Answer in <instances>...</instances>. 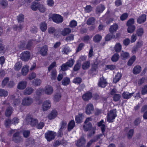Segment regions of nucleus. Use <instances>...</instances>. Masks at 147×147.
<instances>
[{
  "instance_id": "1",
  "label": "nucleus",
  "mask_w": 147,
  "mask_h": 147,
  "mask_svg": "<svg viewBox=\"0 0 147 147\" xmlns=\"http://www.w3.org/2000/svg\"><path fill=\"white\" fill-rule=\"evenodd\" d=\"M117 110L114 109L111 110L107 114V121L109 123H112L114 121L117 116Z\"/></svg>"
},
{
  "instance_id": "2",
  "label": "nucleus",
  "mask_w": 147,
  "mask_h": 147,
  "mask_svg": "<svg viewBox=\"0 0 147 147\" xmlns=\"http://www.w3.org/2000/svg\"><path fill=\"white\" fill-rule=\"evenodd\" d=\"M12 140L14 142L19 143L23 141V138L20 135V132L18 131H16L13 135Z\"/></svg>"
},
{
  "instance_id": "3",
  "label": "nucleus",
  "mask_w": 147,
  "mask_h": 147,
  "mask_svg": "<svg viewBox=\"0 0 147 147\" xmlns=\"http://www.w3.org/2000/svg\"><path fill=\"white\" fill-rule=\"evenodd\" d=\"M56 134L52 131H48L45 134V137L48 141L50 142L53 140L55 138Z\"/></svg>"
},
{
  "instance_id": "4",
  "label": "nucleus",
  "mask_w": 147,
  "mask_h": 147,
  "mask_svg": "<svg viewBox=\"0 0 147 147\" xmlns=\"http://www.w3.org/2000/svg\"><path fill=\"white\" fill-rule=\"evenodd\" d=\"M27 123L32 126H34L37 125L38 123L37 119L32 118L30 116L28 117L26 119Z\"/></svg>"
},
{
  "instance_id": "5",
  "label": "nucleus",
  "mask_w": 147,
  "mask_h": 147,
  "mask_svg": "<svg viewBox=\"0 0 147 147\" xmlns=\"http://www.w3.org/2000/svg\"><path fill=\"white\" fill-rule=\"evenodd\" d=\"M33 102V100L32 98L26 96L23 99L22 104L24 106H27L31 105Z\"/></svg>"
},
{
  "instance_id": "6",
  "label": "nucleus",
  "mask_w": 147,
  "mask_h": 147,
  "mask_svg": "<svg viewBox=\"0 0 147 147\" xmlns=\"http://www.w3.org/2000/svg\"><path fill=\"white\" fill-rule=\"evenodd\" d=\"M30 57V54L28 51H25L20 55L21 59L24 61H28Z\"/></svg>"
},
{
  "instance_id": "7",
  "label": "nucleus",
  "mask_w": 147,
  "mask_h": 147,
  "mask_svg": "<svg viewBox=\"0 0 147 147\" xmlns=\"http://www.w3.org/2000/svg\"><path fill=\"white\" fill-rule=\"evenodd\" d=\"M53 22L57 24L62 23L63 21V18L61 15L58 14H54L52 17Z\"/></svg>"
},
{
  "instance_id": "8",
  "label": "nucleus",
  "mask_w": 147,
  "mask_h": 147,
  "mask_svg": "<svg viewBox=\"0 0 147 147\" xmlns=\"http://www.w3.org/2000/svg\"><path fill=\"white\" fill-rule=\"evenodd\" d=\"M108 83L106 80L102 76L100 78L98 82V86L101 88H105L107 85Z\"/></svg>"
},
{
  "instance_id": "9",
  "label": "nucleus",
  "mask_w": 147,
  "mask_h": 147,
  "mask_svg": "<svg viewBox=\"0 0 147 147\" xmlns=\"http://www.w3.org/2000/svg\"><path fill=\"white\" fill-rule=\"evenodd\" d=\"M94 109L93 105L91 103H89L86 106L85 109V112L86 114L90 115L94 111Z\"/></svg>"
},
{
  "instance_id": "10",
  "label": "nucleus",
  "mask_w": 147,
  "mask_h": 147,
  "mask_svg": "<svg viewBox=\"0 0 147 147\" xmlns=\"http://www.w3.org/2000/svg\"><path fill=\"white\" fill-rule=\"evenodd\" d=\"M86 142L85 139L84 137H81L76 141V144L77 146L80 147L85 145Z\"/></svg>"
},
{
  "instance_id": "11",
  "label": "nucleus",
  "mask_w": 147,
  "mask_h": 147,
  "mask_svg": "<svg viewBox=\"0 0 147 147\" xmlns=\"http://www.w3.org/2000/svg\"><path fill=\"white\" fill-rule=\"evenodd\" d=\"M48 51V46L46 45H44L41 48L39 51L40 53L43 56H46L47 55Z\"/></svg>"
},
{
  "instance_id": "12",
  "label": "nucleus",
  "mask_w": 147,
  "mask_h": 147,
  "mask_svg": "<svg viewBox=\"0 0 147 147\" xmlns=\"http://www.w3.org/2000/svg\"><path fill=\"white\" fill-rule=\"evenodd\" d=\"M44 91L46 94L51 95L53 93V90L51 86L48 85L45 87Z\"/></svg>"
},
{
  "instance_id": "13",
  "label": "nucleus",
  "mask_w": 147,
  "mask_h": 147,
  "mask_svg": "<svg viewBox=\"0 0 147 147\" xmlns=\"http://www.w3.org/2000/svg\"><path fill=\"white\" fill-rule=\"evenodd\" d=\"M27 82L26 81H22L19 82L18 86L17 88L20 90H23L26 86Z\"/></svg>"
},
{
  "instance_id": "14",
  "label": "nucleus",
  "mask_w": 147,
  "mask_h": 147,
  "mask_svg": "<svg viewBox=\"0 0 147 147\" xmlns=\"http://www.w3.org/2000/svg\"><path fill=\"white\" fill-rule=\"evenodd\" d=\"M51 102L49 100H47L43 103L42 108L44 111L49 109L51 107Z\"/></svg>"
},
{
  "instance_id": "15",
  "label": "nucleus",
  "mask_w": 147,
  "mask_h": 147,
  "mask_svg": "<svg viewBox=\"0 0 147 147\" xmlns=\"http://www.w3.org/2000/svg\"><path fill=\"white\" fill-rule=\"evenodd\" d=\"M146 19V15L143 14L140 16L137 19V22L139 24L144 23Z\"/></svg>"
},
{
  "instance_id": "16",
  "label": "nucleus",
  "mask_w": 147,
  "mask_h": 147,
  "mask_svg": "<svg viewBox=\"0 0 147 147\" xmlns=\"http://www.w3.org/2000/svg\"><path fill=\"white\" fill-rule=\"evenodd\" d=\"M92 96V93L88 92L84 94L82 96V98L84 101H87L90 99Z\"/></svg>"
},
{
  "instance_id": "17",
  "label": "nucleus",
  "mask_w": 147,
  "mask_h": 147,
  "mask_svg": "<svg viewBox=\"0 0 147 147\" xmlns=\"http://www.w3.org/2000/svg\"><path fill=\"white\" fill-rule=\"evenodd\" d=\"M28 66L27 65L24 66L21 69L22 74L23 76H26L27 74L28 71Z\"/></svg>"
},
{
  "instance_id": "18",
  "label": "nucleus",
  "mask_w": 147,
  "mask_h": 147,
  "mask_svg": "<svg viewBox=\"0 0 147 147\" xmlns=\"http://www.w3.org/2000/svg\"><path fill=\"white\" fill-rule=\"evenodd\" d=\"M90 65V61H87L84 62L82 64V68L84 70H86L88 69Z\"/></svg>"
},
{
  "instance_id": "19",
  "label": "nucleus",
  "mask_w": 147,
  "mask_h": 147,
  "mask_svg": "<svg viewBox=\"0 0 147 147\" xmlns=\"http://www.w3.org/2000/svg\"><path fill=\"white\" fill-rule=\"evenodd\" d=\"M141 67L140 65L135 66L133 69V73L134 74L136 75L139 74L141 71Z\"/></svg>"
},
{
  "instance_id": "20",
  "label": "nucleus",
  "mask_w": 147,
  "mask_h": 147,
  "mask_svg": "<svg viewBox=\"0 0 147 147\" xmlns=\"http://www.w3.org/2000/svg\"><path fill=\"white\" fill-rule=\"evenodd\" d=\"M105 7L104 5L102 4H100L98 5L96 8V13H100L103 12L105 9Z\"/></svg>"
},
{
  "instance_id": "21",
  "label": "nucleus",
  "mask_w": 147,
  "mask_h": 147,
  "mask_svg": "<svg viewBox=\"0 0 147 147\" xmlns=\"http://www.w3.org/2000/svg\"><path fill=\"white\" fill-rule=\"evenodd\" d=\"M13 111V109L12 107H8L5 111V116L7 117H10L12 114Z\"/></svg>"
},
{
  "instance_id": "22",
  "label": "nucleus",
  "mask_w": 147,
  "mask_h": 147,
  "mask_svg": "<svg viewBox=\"0 0 147 147\" xmlns=\"http://www.w3.org/2000/svg\"><path fill=\"white\" fill-rule=\"evenodd\" d=\"M71 30L69 28H65L61 31V34L63 36H66L71 33Z\"/></svg>"
},
{
  "instance_id": "23",
  "label": "nucleus",
  "mask_w": 147,
  "mask_h": 147,
  "mask_svg": "<svg viewBox=\"0 0 147 147\" xmlns=\"http://www.w3.org/2000/svg\"><path fill=\"white\" fill-rule=\"evenodd\" d=\"M92 128V124L90 123H89L88 124H86L83 125L84 130L86 131H87L91 129Z\"/></svg>"
},
{
  "instance_id": "24",
  "label": "nucleus",
  "mask_w": 147,
  "mask_h": 147,
  "mask_svg": "<svg viewBox=\"0 0 147 147\" xmlns=\"http://www.w3.org/2000/svg\"><path fill=\"white\" fill-rule=\"evenodd\" d=\"M40 29L42 32L45 31L47 29L46 23L45 22H41L40 24Z\"/></svg>"
},
{
  "instance_id": "25",
  "label": "nucleus",
  "mask_w": 147,
  "mask_h": 147,
  "mask_svg": "<svg viewBox=\"0 0 147 147\" xmlns=\"http://www.w3.org/2000/svg\"><path fill=\"white\" fill-rule=\"evenodd\" d=\"M57 113L55 110H53L51 113L49 115L48 117L49 119H54L57 116Z\"/></svg>"
},
{
  "instance_id": "26",
  "label": "nucleus",
  "mask_w": 147,
  "mask_h": 147,
  "mask_svg": "<svg viewBox=\"0 0 147 147\" xmlns=\"http://www.w3.org/2000/svg\"><path fill=\"white\" fill-rule=\"evenodd\" d=\"M39 3L33 2L31 6V8L33 11H36L38 9Z\"/></svg>"
},
{
  "instance_id": "27",
  "label": "nucleus",
  "mask_w": 147,
  "mask_h": 147,
  "mask_svg": "<svg viewBox=\"0 0 147 147\" xmlns=\"http://www.w3.org/2000/svg\"><path fill=\"white\" fill-rule=\"evenodd\" d=\"M118 28V26L117 24H115L112 26H111L109 29V31L111 33H113L115 32Z\"/></svg>"
},
{
  "instance_id": "28",
  "label": "nucleus",
  "mask_w": 147,
  "mask_h": 147,
  "mask_svg": "<svg viewBox=\"0 0 147 147\" xmlns=\"http://www.w3.org/2000/svg\"><path fill=\"white\" fill-rule=\"evenodd\" d=\"M34 90L31 87L27 88L24 92V94L25 95H28L31 94Z\"/></svg>"
},
{
  "instance_id": "29",
  "label": "nucleus",
  "mask_w": 147,
  "mask_h": 147,
  "mask_svg": "<svg viewBox=\"0 0 147 147\" xmlns=\"http://www.w3.org/2000/svg\"><path fill=\"white\" fill-rule=\"evenodd\" d=\"M75 126V123L74 121L72 120H71L69 122L68 124L67 127L68 130L69 131H70L74 128Z\"/></svg>"
},
{
  "instance_id": "30",
  "label": "nucleus",
  "mask_w": 147,
  "mask_h": 147,
  "mask_svg": "<svg viewBox=\"0 0 147 147\" xmlns=\"http://www.w3.org/2000/svg\"><path fill=\"white\" fill-rule=\"evenodd\" d=\"M134 93H130L129 92H124L122 94V96L124 98L128 99L133 96Z\"/></svg>"
},
{
  "instance_id": "31",
  "label": "nucleus",
  "mask_w": 147,
  "mask_h": 147,
  "mask_svg": "<svg viewBox=\"0 0 147 147\" xmlns=\"http://www.w3.org/2000/svg\"><path fill=\"white\" fill-rule=\"evenodd\" d=\"M129 57V55L127 52L122 51L121 55V58L122 59H125Z\"/></svg>"
},
{
  "instance_id": "32",
  "label": "nucleus",
  "mask_w": 147,
  "mask_h": 147,
  "mask_svg": "<svg viewBox=\"0 0 147 147\" xmlns=\"http://www.w3.org/2000/svg\"><path fill=\"white\" fill-rule=\"evenodd\" d=\"M22 66V63L20 61L16 63L14 65V69L18 71L20 70Z\"/></svg>"
},
{
  "instance_id": "33",
  "label": "nucleus",
  "mask_w": 147,
  "mask_h": 147,
  "mask_svg": "<svg viewBox=\"0 0 147 147\" xmlns=\"http://www.w3.org/2000/svg\"><path fill=\"white\" fill-rule=\"evenodd\" d=\"M98 63L97 61H96L94 62L92 64L91 68L90 69V70L92 71V72L96 71L98 68Z\"/></svg>"
},
{
  "instance_id": "34",
  "label": "nucleus",
  "mask_w": 147,
  "mask_h": 147,
  "mask_svg": "<svg viewBox=\"0 0 147 147\" xmlns=\"http://www.w3.org/2000/svg\"><path fill=\"white\" fill-rule=\"evenodd\" d=\"M121 76V74L120 73H118L113 78V82L115 83H117L120 79Z\"/></svg>"
},
{
  "instance_id": "35",
  "label": "nucleus",
  "mask_w": 147,
  "mask_h": 147,
  "mask_svg": "<svg viewBox=\"0 0 147 147\" xmlns=\"http://www.w3.org/2000/svg\"><path fill=\"white\" fill-rule=\"evenodd\" d=\"M95 19L94 17H90L88 18L86 22V23L88 25L93 24L95 22Z\"/></svg>"
},
{
  "instance_id": "36",
  "label": "nucleus",
  "mask_w": 147,
  "mask_h": 147,
  "mask_svg": "<svg viewBox=\"0 0 147 147\" xmlns=\"http://www.w3.org/2000/svg\"><path fill=\"white\" fill-rule=\"evenodd\" d=\"M102 38L101 36L98 34H97L94 36L93 38V41L96 42H100Z\"/></svg>"
},
{
  "instance_id": "37",
  "label": "nucleus",
  "mask_w": 147,
  "mask_h": 147,
  "mask_svg": "<svg viewBox=\"0 0 147 147\" xmlns=\"http://www.w3.org/2000/svg\"><path fill=\"white\" fill-rule=\"evenodd\" d=\"M121 45L119 43L116 44L114 48L115 51L116 52H119L121 49Z\"/></svg>"
},
{
  "instance_id": "38",
  "label": "nucleus",
  "mask_w": 147,
  "mask_h": 147,
  "mask_svg": "<svg viewBox=\"0 0 147 147\" xmlns=\"http://www.w3.org/2000/svg\"><path fill=\"white\" fill-rule=\"evenodd\" d=\"M115 35H113V33H110L105 37V40L106 41H109L112 38H115Z\"/></svg>"
},
{
  "instance_id": "39",
  "label": "nucleus",
  "mask_w": 147,
  "mask_h": 147,
  "mask_svg": "<svg viewBox=\"0 0 147 147\" xmlns=\"http://www.w3.org/2000/svg\"><path fill=\"white\" fill-rule=\"evenodd\" d=\"M119 57L118 54L115 53L112 57L111 60L113 62H117L119 60Z\"/></svg>"
},
{
  "instance_id": "40",
  "label": "nucleus",
  "mask_w": 147,
  "mask_h": 147,
  "mask_svg": "<svg viewBox=\"0 0 147 147\" xmlns=\"http://www.w3.org/2000/svg\"><path fill=\"white\" fill-rule=\"evenodd\" d=\"M70 82V79L67 77L64 78L62 81V84L64 86H66L69 84Z\"/></svg>"
},
{
  "instance_id": "41",
  "label": "nucleus",
  "mask_w": 147,
  "mask_h": 147,
  "mask_svg": "<svg viewBox=\"0 0 147 147\" xmlns=\"http://www.w3.org/2000/svg\"><path fill=\"white\" fill-rule=\"evenodd\" d=\"M38 10L41 13L44 12L46 10V8L44 5L39 3Z\"/></svg>"
},
{
  "instance_id": "42",
  "label": "nucleus",
  "mask_w": 147,
  "mask_h": 147,
  "mask_svg": "<svg viewBox=\"0 0 147 147\" xmlns=\"http://www.w3.org/2000/svg\"><path fill=\"white\" fill-rule=\"evenodd\" d=\"M0 4L1 7L3 9L6 8L8 5V3L6 0H1Z\"/></svg>"
},
{
  "instance_id": "43",
  "label": "nucleus",
  "mask_w": 147,
  "mask_h": 147,
  "mask_svg": "<svg viewBox=\"0 0 147 147\" xmlns=\"http://www.w3.org/2000/svg\"><path fill=\"white\" fill-rule=\"evenodd\" d=\"M127 28V32L129 33H132L136 29V26L135 25L128 26Z\"/></svg>"
},
{
  "instance_id": "44",
  "label": "nucleus",
  "mask_w": 147,
  "mask_h": 147,
  "mask_svg": "<svg viewBox=\"0 0 147 147\" xmlns=\"http://www.w3.org/2000/svg\"><path fill=\"white\" fill-rule=\"evenodd\" d=\"M8 95L7 91L4 89H0V97L1 96H6Z\"/></svg>"
},
{
  "instance_id": "45",
  "label": "nucleus",
  "mask_w": 147,
  "mask_h": 147,
  "mask_svg": "<svg viewBox=\"0 0 147 147\" xmlns=\"http://www.w3.org/2000/svg\"><path fill=\"white\" fill-rule=\"evenodd\" d=\"M82 82V79L80 77H76L73 80V82L76 84H79Z\"/></svg>"
},
{
  "instance_id": "46",
  "label": "nucleus",
  "mask_w": 147,
  "mask_h": 147,
  "mask_svg": "<svg viewBox=\"0 0 147 147\" xmlns=\"http://www.w3.org/2000/svg\"><path fill=\"white\" fill-rule=\"evenodd\" d=\"M41 83V81L39 79L37 78L32 81V84L34 86H39Z\"/></svg>"
},
{
  "instance_id": "47",
  "label": "nucleus",
  "mask_w": 147,
  "mask_h": 147,
  "mask_svg": "<svg viewBox=\"0 0 147 147\" xmlns=\"http://www.w3.org/2000/svg\"><path fill=\"white\" fill-rule=\"evenodd\" d=\"M136 59V57L135 55L132 56L129 60L127 64L129 66L131 65Z\"/></svg>"
},
{
  "instance_id": "48",
  "label": "nucleus",
  "mask_w": 147,
  "mask_h": 147,
  "mask_svg": "<svg viewBox=\"0 0 147 147\" xmlns=\"http://www.w3.org/2000/svg\"><path fill=\"white\" fill-rule=\"evenodd\" d=\"M81 66V64L80 62H77L73 68V71H76L79 70Z\"/></svg>"
},
{
  "instance_id": "49",
  "label": "nucleus",
  "mask_w": 147,
  "mask_h": 147,
  "mask_svg": "<svg viewBox=\"0 0 147 147\" xmlns=\"http://www.w3.org/2000/svg\"><path fill=\"white\" fill-rule=\"evenodd\" d=\"M121 97V95L119 94H116L113 95V99L114 101L117 102L119 100Z\"/></svg>"
},
{
  "instance_id": "50",
  "label": "nucleus",
  "mask_w": 147,
  "mask_h": 147,
  "mask_svg": "<svg viewBox=\"0 0 147 147\" xmlns=\"http://www.w3.org/2000/svg\"><path fill=\"white\" fill-rule=\"evenodd\" d=\"M144 30L142 28H139L136 31V34L138 36H141L143 34Z\"/></svg>"
},
{
  "instance_id": "51",
  "label": "nucleus",
  "mask_w": 147,
  "mask_h": 147,
  "mask_svg": "<svg viewBox=\"0 0 147 147\" xmlns=\"http://www.w3.org/2000/svg\"><path fill=\"white\" fill-rule=\"evenodd\" d=\"M61 96L60 92L55 94L54 96V100L56 102L59 101L60 100Z\"/></svg>"
},
{
  "instance_id": "52",
  "label": "nucleus",
  "mask_w": 147,
  "mask_h": 147,
  "mask_svg": "<svg viewBox=\"0 0 147 147\" xmlns=\"http://www.w3.org/2000/svg\"><path fill=\"white\" fill-rule=\"evenodd\" d=\"M51 78L52 80L55 79L56 78L57 71L56 69H53L51 72Z\"/></svg>"
},
{
  "instance_id": "53",
  "label": "nucleus",
  "mask_w": 147,
  "mask_h": 147,
  "mask_svg": "<svg viewBox=\"0 0 147 147\" xmlns=\"http://www.w3.org/2000/svg\"><path fill=\"white\" fill-rule=\"evenodd\" d=\"M75 62L74 60L72 59H69L68 61L66 63L67 64L69 67H71L72 66Z\"/></svg>"
},
{
  "instance_id": "54",
  "label": "nucleus",
  "mask_w": 147,
  "mask_h": 147,
  "mask_svg": "<svg viewBox=\"0 0 147 147\" xmlns=\"http://www.w3.org/2000/svg\"><path fill=\"white\" fill-rule=\"evenodd\" d=\"M11 123V120L9 118H7L5 119L4 122V125L6 127H9Z\"/></svg>"
},
{
  "instance_id": "55",
  "label": "nucleus",
  "mask_w": 147,
  "mask_h": 147,
  "mask_svg": "<svg viewBox=\"0 0 147 147\" xmlns=\"http://www.w3.org/2000/svg\"><path fill=\"white\" fill-rule=\"evenodd\" d=\"M134 20L133 18L129 19L127 22L126 25L127 26H134Z\"/></svg>"
},
{
  "instance_id": "56",
  "label": "nucleus",
  "mask_w": 147,
  "mask_h": 147,
  "mask_svg": "<svg viewBox=\"0 0 147 147\" xmlns=\"http://www.w3.org/2000/svg\"><path fill=\"white\" fill-rule=\"evenodd\" d=\"M64 142L63 140L61 141L59 140H57L55 141L53 144V146L54 147H57L58 146L61 144H63L64 143Z\"/></svg>"
},
{
  "instance_id": "57",
  "label": "nucleus",
  "mask_w": 147,
  "mask_h": 147,
  "mask_svg": "<svg viewBox=\"0 0 147 147\" xmlns=\"http://www.w3.org/2000/svg\"><path fill=\"white\" fill-rule=\"evenodd\" d=\"M128 16V14L127 13H124L122 14L120 17L121 20L124 21L126 20Z\"/></svg>"
},
{
  "instance_id": "58",
  "label": "nucleus",
  "mask_w": 147,
  "mask_h": 147,
  "mask_svg": "<svg viewBox=\"0 0 147 147\" xmlns=\"http://www.w3.org/2000/svg\"><path fill=\"white\" fill-rule=\"evenodd\" d=\"M48 32L49 34L54 33L56 31L55 28L53 27H49L48 29Z\"/></svg>"
},
{
  "instance_id": "59",
  "label": "nucleus",
  "mask_w": 147,
  "mask_h": 147,
  "mask_svg": "<svg viewBox=\"0 0 147 147\" xmlns=\"http://www.w3.org/2000/svg\"><path fill=\"white\" fill-rule=\"evenodd\" d=\"M44 90L42 88L37 89L36 91V94L39 96L41 95L44 92Z\"/></svg>"
},
{
  "instance_id": "60",
  "label": "nucleus",
  "mask_w": 147,
  "mask_h": 147,
  "mask_svg": "<svg viewBox=\"0 0 147 147\" xmlns=\"http://www.w3.org/2000/svg\"><path fill=\"white\" fill-rule=\"evenodd\" d=\"M67 123L66 122L62 121L60 123V125L61 126L60 129L63 130L64 129L66 128L67 127Z\"/></svg>"
},
{
  "instance_id": "61",
  "label": "nucleus",
  "mask_w": 147,
  "mask_h": 147,
  "mask_svg": "<svg viewBox=\"0 0 147 147\" xmlns=\"http://www.w3.org/2000/svg\"><path fill=\"white\" fill-rule=\"evenodd\" d=\"M92 7L90 5H87L85 8V11L86 12L89 13L92 9Z\"/></svg>"
},
{
  "instance_id": "62",
  "label": "nucleus",
  "mask_w": 147,
  "mask_h": 147,
  "mask_svg": "<svg viewBox=\"0 0 147 147\" xmlns=\"http://www.w3.org/2000/svg\"><path fill=\"white\" fill-rule=\"evenodd\" d=\"M24 16L22 14H20L17 16V19L19 22H21L24 21Z\"/></svg>"
},
{
  "instance_id": "63",
  "label": "nucleus",
  "mask_w": 147,
  "mask_h": 147,
  "mask_svg": "<svg viewBox=\"0 0 147 147\" xmlns=\"http://www.w3.org/2000/svg\"><path fill=\"white\" fill-rule=\"evenodd\" d=\"M20 102V101L19 99H16L14 100L12 103V105L13 107H15L19 105Z\"/></svg>"
},
{
  "instance_id": "64",
  "label": "nucleus",
  "mask_w": 147,
  "mask_h": 147,
  "mask_svg": "<svg viewBox=\"0 0 147 147\" xmlns=\"http://www.w3.org/2000/svg\"><path fill=\"white\" fill-rule=\"evenodd\" d=\"M33 42H34V41L33 40H30L28 41V42L26 45V47L27 49H29L32 46Z\"/></svg>"
}]
</instances>
